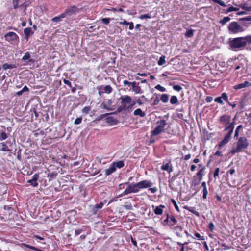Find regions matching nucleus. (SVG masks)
Masks as SVG:
<instances>
[{
	"instance_id": "nucleus-1",
	"label": "nucleus",
	"mask_w": 251,
	"mask_h": 251,
	"mask_svg": "<svg viewBox=\"0 0 251 251\" xmlns=\"http://www.w3.org/2000/svg\"><path fill=\"white\" fill-rule=\"evenodd\" d=\"M251 41L250 36L246 37H237L234 38L230 41L229 45L232 50L245 47L248 43H250Z\"/></svg>"
},
{
	"instance_id": "nucleus-2",
	"label": "nucleus",
	"mask_w": 251,
	"mask_h": 251,
	"mask_svg": "<svg viewBox=\"0 0 251 251\" xmlns=\"http://www.w3.org/2000/svg\"><path fill=\"white\" fill-rule=\"evenodd\" d=\"M122 104V109L126 110L131 107L135 104V102L132 101L131 98L128 95L123 96L120 97Z\"/></svg>"
},
{
	"instance_id": "nucleus-3",
	"label": "nucleus",
	"mask_w": 251,
	"mask_h": 251,
	"mask_svg": "<svg viewBox=\"0 0 251 251\" xmlns=\"http://www.w3.org/2000/svg\"><path fill=\"white\" fill-rule=\"evenodd\" d=\"M228 29L229 33L232 34H236L244 31L243 27L236 22L230 23L228 25Z\"/></svg>"
},
{
	"instance_id": "nucleus-4",
	"label": "nucleus",
	"mask_w": 251,
	"mask_h": 251,
	"mask_svg": "<svg viewBox=\"0 0 251 251\" xmlns=\"http://www.w3.org/2000/svg\"><path fill=\"white\" fill-rule=\"evenodd\" d=\"M157 126L151 132L152 135H157L162 132H164V127L167 125L165 120H161L156 123Z\"/></svg>"
},
{
	"instance_id": "nucleus-5",
	"label": "nucleus",
	"mask_w": 251,
	"mask_h": 251,
	"mask_svg": "<svg viewBox=\"0 0 251 251\" xmlns=\"http://www.w3.org/2000/svg\"><path fill=\"white\" fill-rule=\"evenodd\" d=\"M128 187L120 195L121 196L126 195L130 193H135L139 191L138 186L137 183H130L128 184Z\"/></svg>"
},
{
	"instance_id": "nucleus-6",
	"label": "nucleus",
	"mask_w": 251,
	"mask_h": 251,
	"mask_svg": "<svg viewBox=\"0 0 251 251\" xmlns=\"http://www.w3.org/2000/svg\"><path fill=\"white\" fill-rule=\"evenodd\" d=\"M4 37L6 41L10 42L11 44L16 43L19 39L17 34L13 32H9L7 33L5 35Z\"/></svg>"
},
{
	"instance_id": "nucleus-7",
	"label": "nucleus",
	"mask_w": 251,
	"mask_h": 251,
	"mask_svg": "<svg viewBox=\"0 0 251 251\" xmlns=\"http://www.w3.org/2000/svg\"><path fill=\"white\" fill-rule=\"evenodd\" d=\"M248 146V142L247 139L244 137H240L236 146L238 149L242 150V149H246Z\"/></svg>"
},
{
	"instance_id": "nucleus-8",
	"label": "nucleus",
	"mask_w": 251,
	"mask_h": 251,
	"mask_svg": "<svg viewBox=\"0 0 251 251\" xmlns=\"http://www.w3.org/2000/svg\"><path fill=\"white\" fill-rule=\"evenodd\" d=\"M139 189L149 188L152 186V183L150 180H143L137 183Z\"/></svg>"
},
{
	"instance_id": "nucleus-9",
	"label": "nucleus",
	"mask_w": 251,
	"mask_h": 251,
	"mask_svg": "<svg viewBox=\"0 0 251 251\" xmlns=\"http://www.w3.org/2000/svg\"><path fill=\"white\" fill-rule=\"evenodd\" d=\"M232 133L233 132H231V131L228 132V133L224 137L223 140L221 142H220L219 144V148L222 147L224 145L228 143L230 140Z\"/></svg>"
},
{
	"instance_id": "nucleus-10",
	"label": "nucleus",
	"mask_w": 251,
	"mask_h": 251,
	"mask_svg": "<svg viewBox=\"0 0 251 251\" xmlns=\"http://www.w3.org/2000/svg\"><path fill=\"white\" fill-rule=\"evenodd\" d=\"M236 118V117H234V118L232 120V121H230V122L228 123V124H225V129L224 131H231V132H233V130L234 128V125H235V119Z\"/></svg>"
},
{
	"instance_id": "nucleus-11",
	"label": "nucleus",
	"mask_w": 251,
	"mask_h": 251,
	"mask_svg": "<svg viewBox=\"0 0 251 251\" xmlns=\"http://www.w3.org/2000/svg\"><path fill=\"white\" fill-rule=\"evenodd\" d=\"M103 205L102 202H100L99 204H96L91 206L90 212L94 215L96 214L98 211L102 208Z\"/></svg>"
},
{
	"instance_id": "nucleus-12",
	"label": "nucleus",
	"mask_w": 251,
	"mask_h": 251,
	"mask_svg": "<svg viewBox=\"0 0 251 251\" xmlns=\"http://www.w3.org/2000/svg\"><path fill=\"white\" fill-rule=\"evenodd\" d=\"M14 8L15 9L17 8L19 6H23L26 7L28 4L26 2H23V0H13V1Z\"/></svg>"
},
{
	"instance_id": "nucleus-13",
	"label": "nucleus",
	"mask_w": 251,
	"mask_h": 251,
	"mask_svg": "<svg viewBox=\"0 0 251 251\" xmlns=\"http://www.w3.org/2000/svg\"><path fill=\"white\" fill-rule=\"evenodd\" d=\"M219 121L223 125L226 124L231 121V117L229 115H224L220 117Z\"/></svg>"
},
{
	"instance_id": "nucleus-14",
	"label": "nucleus",
	"mask_w": 251,
	"mask_h": 251,
	"mask_svg": "<svg viewBox=\"0 0 251 251\" xmlns=\"http://www.w3.org/2000/svg\"><path fill=\"white\" fill-rule=\"evenodd\" d=\"M161 169L163 171H167L169 173H170L173 171V167L170 161L166 164H163V165L161 167Z\"/></svg>"
},
{
	"instance_id": "nucleus-15",
	"label": "nucleus",
	"mask_w": 251,
	"mask_h": 251,
	"mask_svg": "<svg viewBox=\"0 0 251 251\" xmlns=\"http://www.w3.org/2000/svg\"><path fill=\"white\" fill-rule=\"evenodd\" d=\"M77 10V7L75 6H73L66 9L65 11L63 12V13L65 14V16L66 17L67 15H71L76 12Z\"/></svg>"
},
{
	"instance_id": "nucleus-16",
	"label": "nucleus",
	"mask_w": 251,
	"mask_h": 251,
	"mask_svg": "<svg viewBox=\"0 0 251 251\" xmlns=\"http://www.w3.org/2000/svg\"><path fill=\"white\" fill-rule=\"evenodd\" d=\"M251 84L248 81H245L243 83L238 84L237 85H236L234 86V88L236 90L242 89L243 88H245L246 87H247L248 86H250Z\"/></svg>"
},
{
	"instance_id": "nucleus-17",
	"label": "nucleus",
	"mask_w": 251,
	"mask_h": 251,
	"mask_svg": "<svg viewBox=\"0 0 251 251\" xmlns=\"http://www.w3.org/2000/svg\"><path fill=\"white\" fill-rule=\"evenodd\" d=\"M24 32L25 35L26 41L28 40L29 36L33 34V32L31 28H25L24 29Z\"/></svg>"
},
{
	"instance_id": "nucleus-18",
	"label": "nucleus",
	"mask_w": 251,
	"mask_h": 251,
	"mask_svg": "<svg viewBox=\"0 0 251 251\" xmlns=\"http://www.w3.org/2000/svg\"><path fill=\"white\" fill-rule=\"evenodd\" d=\"M116 171V168L113 164H112L110 165L108 169L105 170V175L106 176L110 175L112 173Z\"/></svg>"
},
{
	"instance_id": "nucleus-19",
	"label": "nucleus",
	"mask_w": 251,
	"mask_h": 251,
	"mask_svg": "<svg viewBox=\"0 0 251 251\" xmlns=\"http://www.w3.org/2000/svg\"><path fill=\"white\" fill-rule=\"evenodd\" d=\"M165 208V206L163 205H160L158 206L155 207L154 210V212L156 215H161L163 212V208Z\"/></svg>"
},
{
	"instance_id": "nucleus-20",
	"label": "nucleus",
	"mask_w": 251,
	"mask_h": 251,
	"mask_svg": "<svg viewBox=\"0 0 251 251\" xmlns=\"http://www.w3.org/2000/svg\"><path fill=\"white\" fill-rule=\"evenodd\" d=\"M133 114L135 116H139L141 117H144L146 116L145 112L143 111L140 108H138L134 110Z\"/></svg>"
},
{
	"instance_id": "nucleus-21",
	"label": "nucleus",
	"mask_w": 251,
	"mask_h": 251,
	"mask_svg": "<svg viewBox=\"0 0 251 251\" xmlns=\"http://www.w3.org/2000/svg\"><path fill=\"white\" fill-rule=\"evenodd\" d=\"M66 17L65 14L62 13L58 16L55 17L51 19V21L55 22H58L61 21L63 18Z\"/></svg>"
},
{
	"instance_id": "nucleus-22",
	"label": "nucleus",
	"mask_w": 251,
	"mask_h": 251,
	"mask_svg": "<svg viewBox=\"0 0 251 251\" xmlns=\"http://www.w3.org/2000/svg\"><path fill=\"white\" fill-rule=\"evenodd\" d=\"M115 166V168H121L124 166V163L122 160H120L113 163Z\"/></svg>"
},
{
	"instance_id": "nucleus-23",
	"label": "nucleus",
	"mask_w": 251,
	"mask_h": 251,
	"mask_svg": "<svg viewBox=\"0 0 251 251\" xmlns=\"http://www.w3.org/2000/svg\"><path fill=\"white\" fill-rule=\"evenodd\" d=\"M169 95L167 94H163L160 97V100L163 103H166L168 101Z\"/></svg>"
},
{
	"instance_id": "nucleus-24",
	"label": "nucleus",
	"mask_w": 251,
	"mask_h": 251,
	"mask_svg": "<svg viewBox=\"0 0 251 251\" xmlns=\"http://www.w3.org/2000/svg\"><path fill=\"white\" fill-rule=\"evenodd\" d=\"M242 127H243V126L242 125H239L237 127V128H236V130L235 131V133H234V138L237 139L238 138V135H239V132L240 130L242 128Z\"/></svg>"
},
{
	"instance_id": "nucleus-25",
	"label": "nucleus",
	"mask_w": 251,
	"mask_h": 251,
	"mask_svg": "<svg viewBox=\"0 0 251 251\" xmlns=\"http://www.w3.org/2000/svg\"><path fill=\"white\" fill-rule=\"evenodd\" d=\"M170 103L172 104H176L178 103V99L176 96H173L170 99Z\"/></svg>"
},
{
	"instance_id": "nucleus-26",
	"label": "nucleus",
	"mask_w": 251,
	"mask_h": 251,
	"mask_svg": "<svg viewBox=\"0 0 251 251\" xmlns=\"http://www.w3.org/2000/svg\"><path fill=\"white\" fill-rule=\"evenodd\" d=\"M112 88L109 85H106L103 88L104 92L107 94L111 93L112 91Z\"/></svg>"
},
{
	"instance_id": "nucleus-27",
	"label": "nucleus",
	"mask_w": 251,
	"mask_h": 251,
	"mask_svg": "<svg viewBox=\"0 0 251 251\" xmlns=\"http://www.w3.org/2000/svg\"><path fill=\"white\" fill-rule=\"evenodd\" d=\"M194 30L193 29L188 30L185 33V36L187 38L192 37L194 35Z\"/></svg>"
},
{
	"instance_id": "nucleus-28",
	"label": "nucleus",
	"mask_w": 251,
	"mask_h": 251,
	"mask_svg": "<svg viewBox=\"0 0 251 251\" xmlns=\"http://www.w3.org/2000/svg\"><path fill=\"white\" fill-rule=\"evenodd\" d=\"M165 56L164 55L161 56L158 61V64L159 66H161L163 65L165 63Z\"/></svg>"
},
{
	"instance_id": "nucleus-29",
	"label": "nucleus",
	"mask_w": 251,
	"mask_h": 251,
	"mask_svg": "<svg viewBox=\"0 0 251 251\" xmlns=\"http://www.w3.org/2000/svg\"><path fill=\"white\" fill-rule=\"evenodd\" d=\"M230 20V18L229 17H225L222 19L220 23L222 24L223 25H225L226 23L227 22L229 21Z\"/></svg>"
},
{
	"instance_id": "nucleus-30",
	"label": "nucleus",
	"mask_w": 251,
	"mask_h": 251,
	"mask_svg": "<svg viewBox=\"0 0 251 251\" xmlns=\"http://www.w3.org/2000/svg\"><path fill=\"white\" fill-rule=\"evenodd\" d=\"M169 218H170V222H171L173 223L172 224H171L170 225L171 226H174V225H176L177 223V221L174 217V216H169Z\"/></svg>"
},
{
	"instance_id": "nucleus-31",
	"label": "nucleus",
	"mask_w": 251,
	"mask_h": 251,
	"mask_svg": "<svg viewBox=\"0 0 251 251\" xmlns=\"http://www.w3.org/2000/svg\"><path fill=\"white\" fill-rule=\"evenodd\" d=\"M2 148L1 149V151H9L10 150L8 149L7 146L4 143H1Z\"/></svg>"
},
{
	"instance_id": "nucleus-32",
	"label": "nucleus",
	"mask_w": 251,
	"mask_h": 251,
	"mask_svg": "<svg viewBox=\"0 0 251 251\" xmlns=\"http://www.w3.org/2000/svg\"><path fill=\"white\" fill-rule=\"evenodd\" d=\"M215 3L219 4L220 5L223 7H226V5L225 3L221 0H212Z\"/></svg>"
},
{
	"instance_id": "nucleus-33",
	"label": "nucleus",
	"mask_w": 251,
	"mask_h": 251,
	"mask_svg": "<svg viewBox=\"0 0 251 251\" xmlns=\"http://www.w3.org/2000/svg\"><path fill=\"white\" fill-rule=\"evenodd\" d=\"M30 58V54L29 52H26L24 56L22 57V60L25 61L29 59Z\"/></svg>"
},
{
	"instance_id": "nucleus-34",
	"label": "nucleus",
	"mask_w": 251,
	"mask_h": 251,
	"mask_svg": "<svg viewBox=\"0 0 251 251\" xmlns=\"http://www.w3.org/2000/svg\"><path fill=\"white\" fill-rule=\"evenodd\" d=\"M4 70H7L8 69H12L14 67L13 65L8 64L7 63H5L2 66Z\"/></svg>"
},
{
	"instance_id": "nucleus-35",
	"label": "nucleus",
	"mask_w": 251,
	"mask_h": 251,
	"mask_svg": "<svg viewBox=\"0 0 251 251\" xmlns=\"http://www.w3.org/2000/svg\"><path fill=\"white\" fill-rule=\"evenodd\" d=\"M238 10H239V9L238 8H235L233 6H230L227 9L226 13H228L231 12L232 11H238Z\"/></svg>"
},
{
	"instance_id": "nucleus-36",
	"label": "nucleus",
	"mask_w": 251,
	"mask_h": 251,
	"mask_svg": "<svg viewBox=\"0 0 251 251\" xmlns=\"http://www.w3.org/2000/svg\"><path fill=\"white\" fill-rule=\"evenodd\" d=\"M155 89H156L157 90L161 91V92H165L166 91V88L161 86L160 84H158L155 87Z\"/></svg>"
},
{
	"instance_id": "nucleus-37",
	"label": "nucleus",
	"mask_w": 251,
	"mask_h": 251,
	"mask_svg": "<svg viewBox=\"0 0 251 251\" xmlns=\"http://www.w3.org/2000/svg\"><path fill=\"white\" fill-rule=\"evenodd\" d=\"M139 18L140 19H150L151 18V15L150 14L142 15L139 17Z\"/></svg>"
},
{
	"instance_id": "nucleus-38",
	"label": "nucleus",
	"mask_w": 251,
	"mask_h": 251,
	"mask_svg": "<svg viewBox=\"0 0 251 251\" xmlns=\"http://www.w3.org/2000/svg\"><path fill=\"white\" fill-rule=\"evenodd\" d=\"M204 169H201L197 174V176H200V180H201L202 179V177L203 176V172L204 171Z\"/></svg>"
},
{
	"instance_id": "nucleus-39",
	"label": "nucleus",
	"mask_w": 251,
	"mask_h": 251,
	"mask_svg": "<svg viewBox=\"0 0 251 251\" xmlns=\"http://www.w3.org/2000/svg\"><path fill=\"white\" fill-rule=\"evenodd\" d=\"M171 201L173 203V205H174L176 210L177 212H179V209L178 206L177 205L176 201L174 199H171Z\"/></svg>"
},
{
	"instance_id": "nucleus-40",
	"label": "nucleus",
	"mask_w": 251,
	"mask_h": 251,
	"mask_svg": "<svg viewBox=\"0 0 251 251\" xmlns=\"http://www.w3.org/2000/svg\"><path fill=\"white\" fill-rule=\"evenodd\" d=\"M27 183H30L31 185H32L34 187H36L38 186V183L37 182H35V181L32 180V179L28 180L27 181Z\"/></svg>"
},
{
	"instance_id": "nucleus-41",
	"label": "nucleus",
	"mask_w": 251,
	"mask_h": 251,
	"mask_svg": "<svg viewBox=\"0 0 251 251\" xmlns=\"http://www.w3.org/2000/svg\"><path fill=\"white\" fill-rule=\"evenodd\" d=\"M7 138V134L5 132H2L0 134V139L5 140Z\"/></svg>"
},
{
	"instance_id": "nucleus-42",
	"label": "nucleus",
	"mask_w": 251,
	"mask_h": 251,
	"mask_svg": "<svg viewBox=\"0 0 251 251\" xmlns=\"http://www.w3.org/2000/svg\"><path fill=\"white\" fill-rule=\"evenodd\" d=\"M222 97H217L214 100V101L218 103H220L221 104H223V100H222Z\"/></svg>"
},
{
	"instance_id": "nucleus-43",
	"label": "nucleus",
	"mask_w": 251,
	"mask_h": 251,
	"mask_svg": "<svg viewBox=\"0 0 251 251\" xmlns=\"http://www.w3.org/2000/svg\"><path fill=\"white\" fill-rule=\"evenodd\" d=\"M173 89L176 90V91H177L178 92H179L180 91H181L182 88V87L178 85H175L173 86Z\"/></svg>"
},
{
	"instance_id": "nucleus-44",
	"label": "nucleus",
	"mask_w": 251,
	"mask_h": 251,
	"mask_svg": "<svg viewBox=\"0 0 251 251\" xmlns=\"http://www.w3.org/2000/svg\"><path fill=\"white\" fill-rule=\"evenodd\" d=\"M219 171H220V169L219 168H217L215 169L214 172V174H213V177L215 178H216L217 176H218Z\"/></svg>"
},
{
	"instance_id": "nucleus-45",
	"label": "nucleus",
	"mask_w": 251,
	"mask_h": 251,
	"mask_svg": "<svg viewBox=\"0 0 251 251\" xmlns=\"http://www.w3.org/2000/svg\"><path fill=\"white\" fill-rule=\"evenodd\" d=\"M133 90L136 93V94H138V93H141L140 91H141V88L140 87L138 86H136L135 87H134V88H133Z\"/></svg>"
},
{
	"instance_id": "nucleus-46",
	"label": "nucleus",
	"mask_w": 251,
	"mask_h": 251,
	"mask_svg": "<svg viewBox=\"0 0 251 251\" xmlns=\"http://www.w3.org/2000/svg\"><path fill=\"white\" fill-rule=\"evenodd\" d=\"M221 97H222V99H223L224 100H225L226 102L228 101V97H227V95L225 93H223L222 94Z\"/></svg>"
},
{
	"instance_id": "nucleus-47",
	"label": "nucleus",
	"mask_w": 251,
	"mask_h": 251,
	"mask_svg": "<svg viewBox=\"0 0 251 251\" xmlns=\"http://www.w3.org/2000/svg\"><path fill=\"white\" fill-rule=\"evenodd\" d=\"M207 194H208V191H207V188H203V198L204 199H205L206 198Z\"/></svg>"
},
{
	"instance_id": "nucleus-48",
	"label": "nucleus",
	"mask_w": 251,
	"mask_h": 251,
	"mask_svg": "<svg viewBox=\"0 0 251 251\" xmlns=\"http://www.w3.org/2000/svg\"><path fill=\"white\" fill-rule=\"evenodd\" d=\"M82 121V118L81 117H78V118H77L75 122H74V124L75 125H78V124H79Z\"/></svg>"
},
{
	"instance_id": "nucleus-49",
	"label": "nucleus",
	"mask_w": 251,
	"mask_h": 251,
	"mask_svg": "<svg viewBox=\"0 0 251 251\" xmlns=\"http://www.w3.org/2000/svg\"><path fill=\"white\" fill-rule=\"evenodd\" d=\"M101 21L103 24L105 25H108L109 23L110 22V19L109 18H102L101 19Z\"/></svg>"
},
{
	"instance_id": "nucleus-50",
	"label": "nucleus",
	"mask_w": 251,
	"mask_h": 251,
	"mask_svg": "<svg viewBox=\"0 0 251 251\" xmlns=\"http://www.w3.org/2000/svg\"><path fill=\"white\" fill-rule=\"evenodd\" d=\"M195 235L196 237L199 238V239L200 240H204V237L203 236H201V235L197 232L195 233Z\"/></svg>"
},
{
	"instance_id": "nucleus-51",
	"label": "nucleus",
	"mask_w": 251,
	"mask_h": 251,
	"mask_svg": "<svg viewBox=\"0 0 251 251\" xmlns=\"http://www.w3.org/2000/svg\"><path fill=\"white\" fill-rule=\"evenodd\" d=\"M170 222V218H169V215L168 214H167V218L166 219H165L163 222V224L164 225V226H166L167 225V223Z\"/></svg>"
},
{
	"instance_id": "nucleus-52",
	"label": "nucleus",
	"mask_w": 251,
	"mask_h": 251,
	"mask_svg": "<svg viewBox=\"0 0 251 251\" xmlns=\"http://www.w3.org/2000/svg\"><path fill=\"white\" fill-rule=\"evenodd\" d=\"M208 227L211 231H213L215 228V226L213 223L211 222L209 224Z\"/></svg>"
},
{
	"instance_id": "nucleus-53",
	"label": "nucleus",
	"mask_w": 251,
	"mask_h": 251,
	"mask_svg": "<svg viewBox=\"0 0 251 251\" xmlns=\"http://www.w3.org/2000/svg\"><path fill=\"white\" fill-rule=\"evenodd\" d=\"M39 175L38 174H35L33 176L32 178L31 179L32 180L35 181V182H36L38 179L39 178Z\"/></svg>"
},
{
	"instance_id": "nucleus-54",
	"label": "nucleus",
	"mask_w": 251,
	"mask_h": 251,
	"mask_svg": "<svg viewBox=\"0 0 251 251\" xmlns=\"http://www.w3.org/2000/svg\"><path fill=\"white\" fill-rule=\"evenodd\" d=\"M241 150L239 149H238V147L236 146V148H235V149H233L231 151V153L232 154H235V153L236 152H238L240 151Z\"/></svg>"
},
{
	"instance_id": "nucleus-55",
	"label": "nucleus",
	"mask_w": 251,
	"mask_h": 251,
	"mask_svg": "<svg viewBox=\"0 0 251 251\" xmlns=\"http://www.w3.org/2000/svg\"><path fill=\"white\" fill-rule=\"evenodd\" d=\"M63 82L65 84L69 86L70 88L72 87L71 83L69 80H66V79H64Z\"/></svg>"
},
{
	"instance_id": "nucleus-56",
	"label": "nucleus",
	"mask_w": 251,
	"mask_h": 251,
	"mask_svg": "<svg viewBox=\"0 0 251 251\" xmlns=\"http://www.w3.org/2000/svg\"><path fill=\"white\" fill-rule=\"evenodd\" d=\"M90 108L89 107H85L82 109V112L85 113H87L90 110Z\"/></svg>"
},
{
	"instance_id": "nucleus-57",
	"label": "nucleus",
	"mask_w": 251,
	"mask_h": 251,
	"mask_svg": "<svg viewBox=\"0 0 251 251\" xmlns=\"http://www.w3.org/2000/svg\"><path fill=\"white\" fill-rule=\"evenodd\" d=\"M221 246L224 247V249L225 250H229L230 249V247L228 245H226L225 244H222Z\"/></svg>"
},
{
	"instance_id": "nucleus-58",
	"label": "nucleus",
	"mask_w": 251,
	"mask_h": 251,
	"mask_svg": "<svg viewBox=\"0 0 251 251\" xmlns=\"http://www.w3.org/2000/svg\"><path fill=\"white\" fill-rule=\"evenodd\" d=\"M129 22H127L126 20H124L123 22H119L120 25H128Z\"/></svg>"
},
{
	"instance_id": "nucleus-59",
	"label": "nucleus",
	"mask_w": 251,
	"mask_h": 251,
	"mask_svg": "<svg viewBox=\"0 0 251 251\" xmlns=\"http://www.w3.org/2000/svg\"><path fill=\"white\" fill-rule=\"evenodd\" d=\"M212 100V97L208 96L206 98L205 100L207 102H210Z\"/></svg>"
},
{
	"instance_id": "nucleus-60",
	"label": "nucleus",
	"mask_w": 251,
	"mask_h": 251,
	"mask_svg": "<svg viewBox=\"0 0 251 251\" xmlns=\"http://www.w3.org/2000/svg\"><path fill=\"white\" fill-rule=\"evenodd\" d=\"M81 231H82V230L80 229L75 230V235L77 236V235H79L81 233Z\"/></svg>"
},
{
	"instance_id": "nucleus-61",
	"label": "nucleus",
	"mask_w": 251,
	"mask_h": 251,
	"mask_svg": "<svg viewBox=\"0 0 251 251\" xmlns=\"http://www.w3.org/2000/svg\"><path fill=\"white\" fill-rule=\"evenodd\" d=\"M129 25V29L130 30H132L134 28L133 23L132 22L129 23L128 25Z\"/></svg>"
},
{
	"instance_id": "nucleus-62",
	"label": "nucleus",
	"mask_w": 251,
	"mask_h": 251,
	"mask_svg": "<svg viewBox=\"0 0 251 251\" xmlns=\"http://www.w3.org/2000/svg\"><path fill=\"white\" fill-rule=\"evenodd\" d=\"M157 188L156 187L150 188V190L152 193H154L157 191Z\"/></svg>"
},
{
	"instance_id": "nucleus-63",
	"label": "nucleus",
	"mask_w": 251,
	"mask_h": 251,
	"mask_svg": "<svg viewBox=\"0 0 251 251\" xmlns=\"http://www.w3.org/2000/svg\"><path fill=\"white\" fill-rule=\"evenodd\" d=\"M23 92H27L29 91L28 88L26 86H25L22 89Z\"/></svg>"
},
{
	"instance_id": "nucleus-64",
	"label": "nucleus",
	"mask_w": 251,
	"mask_h": 251,
	"mask_svg": "<svg viewBox=\"0 0 251 251\" xmlns=\"http://www.w3.org/2000/svg\"><path fill=\"white\" fill-rule=\"evenodd\" d=\"M190 158H191V154H190L186 155L184 156V159L185 160H187L189 159Z\"/></svg>"
}]
</instances>
